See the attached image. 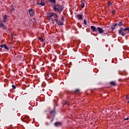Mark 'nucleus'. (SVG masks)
I'll return each instance as SVG.
<instances>
[{
	"label": "nucleus",
	"instance_id": "39448f33",
	"mask_svg": "<svg viewBox=\"0 0 129 129\" xmlns=\"http://www.w3.org/2000/svg\"><path fill=\"white\" fill-rule=\"evenodd\" d=\"M97 30L100 34H103L104 33L103 29L100 27H98Z\"/></svg>",
	"mask_w": 129,
	"mask_h": 129
},
{
	"label": "nucleus",
	"instance_id": "c9c22d12",
	"mask_svg": "<svg viewBox=\"0 0 129 129\" xmlns=\"http://www.w3.org/2000/svg\"><path fill=\"white\" fill-rule=\"evenodd\" d=\"M0 51H2V48L0 49Z\"/></svg>",
	"mask_w": 129,
	"mask_h": 129
},
{
	"label": "nucleus",
	"instance_id": "412c9836",
	"mask_svg": "<svg viewBox=\"0 0 129 129\" xmlns=\"http://www.w3.org/2000/svg\"><path fill=\"white\" fill-rule=\"evenodd\" d=\"M39 41H40V42H44V38L42 37H39Z\"/></svg>",
	"mask_w": 129,
	"mask_h": 129
},
{
	"label": "nucleus",
	"instance_id": "dca6fc26",
	"mask_svg": "<svg viewBox=\"0 0 129 129\" xmlns=\"http://www.w3.org/2000/svg\"><path fill=\"white\" fill-rule=\"evenodd\" d=\"M52 5H56V0H49Z\"/></svg>",
	"mask_w": 129,
	"mask_h": 129
},
{
	"label": "nucleus",
	"instance_id": "a878e982",
	"mask_svg": "<svg viewBox=\"0 0 129 129\" xmlns=\"http://www.w3.org/2000/svg\"><path fill=\"white\" fill-rule=\"evenodd\" d=\"M80 91V89H76L75 90V93H77V92H79Z\"/></svg>",
	"mask_w": 129,
	"mask_h": 129
},
{
	"label": "nucleus",
	"instance_id": "20e7f679",
	"mask_svg": "<svg viewBox=\"0 0 129 129\" xmlns=\"http://www.w3.org/2000/svg\"><path fill=\"white\" fill-rule=\"evenodd\" d=\"M0 27H2V28H3L4 30H6V29H7V26H6V25H5L4 23H3V21L1 19H0Z\"/></svg>",
	"mask_w": 129,
	"mask_h": 129
},
{
	"label": "nucleus",
	"instance_id": "f257e3e1",
	"mask_svg": "<svg viewBox=\"0 0 129 129\" xmlns=\"http://www.w3.org/2000/svg\"><path fill=\"white\" fill-rule=\"evenodd\" d=\"M53 9L55 12H57V13H61V12L63 11V10H64V7L62 5H60L59 4L57 5H53Z\"/></svg>",
	"mask_w": 129,
	"mask_h": 129
},
{
	"label": "nucleus",
	"instance_id": "c756f323",
	"mask_svg": "<svg viewBox=\"0 0 129 129\" xmlns=\"http://www.w3.org/2000/svg\"><path fill=\"white\" fill-rule=\"evenodd\" d=\"M115 13V11L114 10H113L112 12V14H114V13Z\"/></svg>",
	"mask_w": 129,
	"mask_h": 129
},
{
	"label": "nucleus",
	"instance_id": "4be33fe9",
	"mask_svg": "<svg viewBox=\"0 0 129 129\" xmlns=\"http://www.w3.org/2000/svg\"><path fill=\"white\" fill-rule=\"evenodd\" d=\"M54 21H55V22H56V23H57V24H58V23H59V21L58 20L57 18L54 19Z\"/></svg>",
	"mask_w": 129,
	"mask_h": 129
},
{
	"label": "nucleus",
	"instance_id": "58836bf2",
	"mask_svg": "<svg viewBox=\"0 0 129 129\" xmlns=\"http://www.w3.org/2000/svg\"><path fill=\"white\" fill-rule=\"evenodd\" d=\"M45 112H47V111H45Z\"/></svg>",
	"mask_w": 129,
	"mask_h": 129
},
{
	"label": "nucleus",
	"instance_id": "4c0bfd02",
	"mask_svg": "<svg viewBox=\"0 0 129 129\" xmlns=\"http://www.w3.org/2000/svg\"><path fill=\"white\" fill-rule=\"evenodd\" d=\"M47 118H49V116H47Z\"/></svg>",
	"mask_w": 129,
	"mask_h": 129
},
{
	"label": "nucleus",
	"instance_id": "cd10ccee",
	"mask_svg": "<svg viewBox=\"0 0 129 129\" xmlns=\"http://www.w3.org/2000/svg\"><path fill=\"white\" fill-rule=\"evenodd\" d=\"M112 3H110V2H108V6L109 7V6H110L111 5H112Z\"/></svg>",
	"mask_w": 129,
	"mask_h": 129
},
{
	"label": "nucleus",
	"instance_id": "72a5a7b5",
	"mask_svg": "<svg viewBox=\"0 0 129 129\" xmlns=\"http://www.w3.org/2000/svg\"><path fill=\"white\" fill-rule=\"evenodd\" d=\"M46 77H49V75H48V74H46Z\"/></svg>",
	"mask_w": 129,
	"mask_h": 129
},
{
	"label": "nucleus",
	"instance_id": "b1692460",
	"mask_svg": "<svg viewBox=\"0 0 129 129\" xmlns=\"http://www.w3.org/2000/svg\"><path fill=\"white\" fill-rule=\"evenodd\" d=\"M66 104L68 105V101H65L64 103L63 104V105H66Z\"/></svg>",
	"mask_w": 129,
	"mask_h": 129
},
{
	"label": "nucleus",
	"instance_id": "9b49d317",
	"mask_svg": "<svg viewBox=\"0 0 129 129\" xmlns=\"http://www.w3.org/2000/svg\"><path fill=\"white\" fill-rule=\"evenodd\" d=\"M37 5H39V6H42V7H44L45 5H46L45 3L43 2V0H42L40 2V3H37Z\"/></svg>",
	"mask_w": 129,
	"mask_h": 129
},
{
	"label": "nucleus",
	"instance_id": "aec40b11",
	"mask_svg": "<svg viewBox=\"0 0 129 129\" xmlns=\"http://www.w3.org/2000/svg\"><path fill=\"white\" fill-rule=\"evenodd\" d=\"M53 15H54V13H50L49 15V19H51V18H52V17H53Z\"/></svg>",
	"mask_w": 129,
	"mask_h": 129
},
{
	"label": "nucleus",
	"instance_id": "f03ea898",
	"mask_svg": "<svg viewBox=\"0 0 129 129\" xmlns=\"http://www.w3.org/2000/svg\"><path fill=\"white\" fill-rule=\"evenodd\" d=\"M49 113L50 115H52V117H55V115H56V109H55V107L53 110L49 112Z\"/></svg>",
	"mask_w": 129,
	"mask_h": 129
},
{
	"label": "nucleus",
	"instance_id": "2eb2a0df",
	"mask_svg": "<svg viewBox=\"0 0 129 129\" xmlns=\"http://www.w3.org/2000/svg\"><path fill=\"white\" fill-rule=\"evenodd\" d=\"M10 7H11V13H13L15 11V8H14L13 5H11Z\"/></svg>",
	"mask_w": 129,
	"mask_h": 129
},
{
	"label": "nucleus",
	"instance_id": "ea45409f",
	"mask_svg": "<svg viewBox=\"0 0 129 129\" xmlns=\"http://www.w3.org/2000/svg\"><path fill=\"white\" fill-rule=\"evenodd\" d=\"M29 1H32V0H29Z\"/></svg>",
	"mask_w": 129,
	"mask_h": 129
},
{
	"label": "nucleus",
	"instance_id": "6e6552de",
	"mask_svg": "<svg viewBox=\"0 0 129 129\" xmlns=\"http://www.w3.org/2000/svg\"><path fill=\"white\" fill-rule=\"evenodd\" d=\"M3 21H2V23H6L7 20H8V17H7V15H5L3 17Z\"/></svg>",
	"mask_w": 129,
	"mask_h": 129
},
{
	"label": "nucleus",
	"instance_id": "473e14b6",
	"mask_svg": "<svg viewBox=\"0 0 129 129\" xmlns=\"http://www.w3.org/2000/svg\"><path fill=\"white\" fill-rule=\"evenodd\" d=\"M126 99H128V96H126Z\"/></svg>",
	"mask_w": 129,
	"mask_h": 129
},
{
	"label": "nucleus",
	"instance_id": "423d86ee",
	"mask_svg": "<svg viewBox=\"0 0 129 129\" xmlns=\"http://www.w3.org/2000/svg\"><path fill=\"white\" fill-rule=\"evenodd\" d=\"M91 29L92 31L95 33H96L97 32V28H96V27H95V26H91Z\"/></svg>",
	"mask_w": 129,
	"mask_h": 129
},
{
	"label": "nucleus",
	"instance_id": "f8f14e48",
	"mask_svg": "<svg viewBox=\"0 0 129 129\" xmlns=\"http://www.w3.org/2000/svg\"><path fill=\"white\" fill-rule=\"evenodd\" d=\"M77 17H78V19H79V20H82V19L83 18V15L80 14L77 15Z\"/></svg>",
	"mask_w": 129,
	"mask_h": 129
},
{
	"label": "nucleus",
	"instance_id": "4468645a",
	"mask_svg": "<svg viewBox=\"0 0 129 129\" xmlns=\"http://www.w3.org/2000/svg\"><path fill=\"white\" fill-rule=\"evenodd\" d=\"M110 84L112 86H116V83L114 81L110 82Z\"/></svg>",
	"mask_w": 129,
	"mask_h": 129
},
{
	"label": "nucleus",
	"instance_id": "f704fd0d",
	"mask_svg": "<svg viewBox=\"0 0 129 129\" xmlns=\"http://www.w3.org/2000/svg\"><path fill=\"white\" fill-rule=\"evenodd\" d=\"M121 80V79H119L118 81H120Z\"/></svg>",
	"mask_w": 129,
	"mask_h": 129
},
{
	"label": "nucleus",
	"instance_id": "393cba45",
	"mask_svg": "<svg viewBox=\"0 0 129 129\" xmlns=\"http://www.w3.org/2000/svg\"><path fill=\"white\" fill-rule=\"evenodd\" d=\"M12 88L13 89H16V86H15V85H12Z\"/></svg>",
	"mask_w": 129,
	"mask_h": 129
},
{
	"label": "nucleus",
	"instance_id": "f3484780",
	"mask_svg": "<svg viewBox=\"0 0 129 129\" xmlns=\"http://www.w3.org/2000/svg\"><path fill=\"white\" fill-rule=\"evenodd\" d=\"M57 24H58V26H63V25H64V23L63 22H62V21L58 22V23Z\"/></svg>",
	"mask_w": 129,
	"mask_h": 129
},
{
	"label": "nucleus",
	"instance_id": "e433bc0d",
	"mask_svg": "<svg viewBox=\"0 0 129 129\" xmlns=\"http://www.w3.org/2000/svg\"><path fill=\"white\" fill-rule=\"evenodd\" d=\"M11 34H12V36H13V33H11Z\"/></svg>",
	"mask_w": 129,
	"mask_h": 129
},
{
	"label": "nucleus",
	"instance_id": "5701e85b",
	"mask_svg": "<svg viewBox=\"0 0 129 129\" xmlns=\"http://www.w3.org/2000/svg\"><path fill=\"white\" fill-rule=\"evenodd\" d=\"M84 25H87V22L86 21V19L84 20Z\"/></svg>",
	"mask_w": 129,
	"mask_h": 129
},
{
	"label": "nucleus",
	"instance_id": "a211bd4d",
	"mask_svg": "<svg viewBox=\"0 0 129 129\" xmlns=\"http://www.w3.org/2000/svg\"><path fill=\"white\" fill-rule=\"evenodd\" d=\"M52 17H53L54 19H57V18H58V15H57V14L54 13Z\"/></svg>",
	"mask_w": 129,
	"mask_h": 129
},
{
	"label": "nucleus",
	"instance_id": "a19ab883",
	"mask_svg": "<svg viewBox=\"0 0 129 129\" xmlns=\"http://www.w3.org/2000/svg\"><path fill=\"white\" fill-rule=\"evenodd\" d=\"M128 17H129V15H128Z\"/></svg>",
	"mask_w": 129,
	"mask_h": 129
},
{
	"label": "nucleus",
	"instance_id": "2f4dec72",
	"mask_svg": "<svg viewBox=\"0 0 129 129\" xmlns=\"http://www.w3.org/2000/svg\"><path fill=\"white\" fill-rule=\"evenodd\" d=\"M53 118H52V119L50 121H51V122H52V121H53V120H54V117H52Z\"/></svg>",
	"mask_w": 129,
	"mask_h": 129
},
{
	"label": "nucleus",
	"instance_id": "9d476101",
	"mask_svg": "<svg viewBox=\"0 0 129 129\" xmlns=\"http://www.w3.org/2000/svg\"><path fill=\"white\" fill-rule=\"evenodd\" d=\"M81 8L83 9L85 6V4H84V3H85V0H81Z\"/></svg>",
	"mask_w": 129,
	"mask_h": 129
},
{
	"label": "nucleus",
	"instance_id": "6ab92c4d",
	"mask_svg": "<svg viewBox=\"0 0 129 129\" xmlns=\"http://www.w3.org/2000/svg\"><path fill=\"white\" fill-rule=\"evenodd\" d=\"M122 25H123V24L122 23V21H121L118 24H117V25L119 27H121V26H122Z\"/></svg>",
	"mask_w": 129,
	"mask_h": 129
},
{
	"label": "nucleus",
	"instance_id": "7ed1b4c3",
	"mask_svg": "<svg viewBox=\"0 0 129 129\" xmlns=\"http://www.w3.org/2000/svg\"><path fill=\"white\" fill-rule=\"evenodd\" d=\"M30 17H33L35 14V10H33L31 9L28 10Z\"/></svg>",
	"mask_w": 129,
	"mask_h": 129
},
{
	"label": "nucleus",
	"instance_id": "c85d7f7f",
	"mask_svg": "<svg viewBox=\"0 0 129 129\" xmlns=\"http://www.w3.org/2000/svg\"><path fill=\"white\" fill-rule=\"evenodd\" d=\"M128 119H129V118L127 117V118L124 119V120H128Z\"/></svg>",
	"mask_w": 129,
	"mask_h": 129
},
{
	"label": "nucleus",
	"instance_id": "1a4fd4ad",
	"mask_svg": "<svg viewBox=\"0 0 129 129\" xmlns=\"http://www.w3.org/2000/svg\"><path fill=\"white\" fill-rule=\"evenodd\" d=\"M62 125V123L61 122H56L54 123L55 126H60Z\"/></svg>",
	"mask_w": 129,
	"mask_h": 129
},
{
	"label": "nucleus",
	"instance_id": "0eeeda50",
	"mask_svg": "<svg viewBox=\"0 0 129 129\" xmlns=\"http://www.w3.org/2000/svg\"><path fill=\"white\" fill-rule=\"evenodd\" d=\"M2 48H5V49L6 50H10V48L8 47V46H7V44H1L0 46Z\"/></svg>",
	"mask_w": 129,
	"mask_h": 129
},
{
	"label": "nucleus",
	"instance_id": "7c9ffc66",
	"mask_svg": "<svg viewBox=\"0 0 129 129\" xmlns=\"http://www.w3.org/2000/svg\"><path fill=\"white\" fill-rule=\"evenodd\" d=\"M51 21H52V22H54V21H55V19H53V18H51Z\"/></svg>",
	"mask_w": 129,
	"mask_h": 129
},
{
	"label": "nucleus",
	"instance_id": "ddd939ff",
	"mask_svg": "<svg viewBox=\"0 0 129 129\" xmlns=\"http://www.w3.org/2000/svg\"><path fill=\"white\" fill-rule=\"evenodd\" d=\"M116 26H117V23H116L115 25H112L111 29L112 31H113V30H115V27H116Z\"/></svg>",
	"mask_w": 129,
	"mask_h": 129
},
{
	"label": "nucleus",
	"instance_id": "bb28decb",
	"mask_svg": "<svg viewBox=\"0 0 129 129\" xmlns=\"http://www.w3.org/2000/svg\"><path fill=\"white\" fill-rule=\"evenodd\" d=\"M64 16H62L61 17V21H62V22H64Z\"/></svg>",
	"mask_w": 129,
	"mask_h": 129
}]
</instances>
